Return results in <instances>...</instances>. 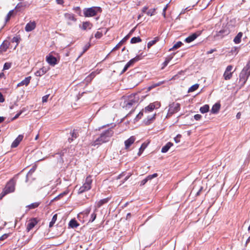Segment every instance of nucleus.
Listing matches in <instances>:
<instances>
[{
	"label": "nucleus",
	"mask_w": 250,
	"mask_h": 250,
	"mask_svg": "<svg viewBox=\"0 0 250 250\" xmlns=\"http://www.w3.org/2000/svg\"><path fill=\"white\" fill-rule=\"evenodd\" d=\"M122 100L123 101V107L126 109H129L139 102V97L138 95L135 93L124 96Z\"/></svg>",
	"instance_id": "f257e3e1"
},
{
	"label": "nucleus",
	"mask_w": 250,
	"mask_h": 250,
	"mask_svg": "<svg viewBox=\"0 0 250 250\" xmlns=\"http://www.w3.org/2000/svg\"><path fill=\"white\" fill-rule=\"evenodd\" d=\"M114 134V131L112 128H110L104 131L103 132L100 136L92 143V146L101 145L104 143H105L109 141Z\"/></svg>",
	"instance_id": "f03ea898"
},
{
	"label": "nucleus",
	"mask_w": 250,
	"mask_h": 250,
	"mask_svg": "<svg viewBox=\"0 0 250 250\" xmlns=\"http://www.w3.org/2000/svg\"><path fill=\"white\" fill-rule=\"evenodd\" d=\"M16 182L13 179H11L6 185L5 188L3 189L0 193V198H2L6 194L13 192L15 189Z\"/></svg>",
	"instance_id": "7ed1b4c3"
},
{
	"label": "nucleus",
	"mask_w": 250,
	"mask_h": 250,
	"mask_svg": "<svg viewBox=\"0 0 250 250\" xmlns=\"http://www.w3.org/2000/svg\"><path fill=\"white\" fill-rule=\"evenodd\" d=\"M102 11L101 7L93 6L90 8H85L83 10V15L85 17H91L96 16L98 13Z\"/></svg>",
	"instance_id": "20e7f679"
},
{
	"label": "nucleus",
	"mask_w": 250,
	"mask_h": 250,
	"mask_svg": "<svg viewBox=\"0 0 250 250\" xmlns=\"http://www.w3.org/2000/svg\"><path fill=\"white\" fill-rule=\"evenodd\" d=\"M250 75V62H249L240 74V81H243L244 83H245Z\"/></svg>",
	"instance_id": "39448f33"
},
{
	"label": "nucleus",
	"mask_w": 250,
	"mask_h": 250,
	"mask_svg": "<svg viewBox=\"0 0 250 250\" xmlns=\"http://www.w3.org/2000/svg\"><path fill=\"white\" fill-rule=\"evenodd\" d=\"M146 55H143V54H141L140 55L136 56L135 58L131 59L125 66L124 69L122 71L121 73H124L125 72L127 69L131 66L133 65L134 63L137 62L138 61L142 60L144 57L146 56Z\"/></svg>",
	"instance_id": "423d86ee"
},
{
	"label": "nucleus",
	"mask_w": 250,
	"mask_h": 250,
	"mask_svg": "<svg viewBox=\"0 0 250 250\" xmlns=\"http://www.w3.org/2000/svg\"><path fill=\"white\" fill-rule=\"evenodd\" d=\"M180 109V104L179 103H173L169 106V109L167 117H170L174 113L178 112Z\"/></svg>",
	"instance_id": "0eeeda50"
},
{
	"label": "nucleus",
	"mask_w": 250,
	"mask_h": 250,
	"mask_svg": "<svg viewBox=\"0 0 250 250\" xmlns=\"http://www.w3.org/2000/svg\"><path fill=\"white\" fill-rule=\"evenodd\" d=\"M233 66L231 65H228L225 71L223 74V77L225 80H229L232 77L233 72L232 71Z\"/></svg>",
	"instance_id": "6e6552de"
},
{
	"label": "nucleus",
	"mask_w": 250,
	"mask_h": 250,
	"mask_svg": "<svg viewBox=\"0 0 250 250\" xmlns=\"http://www.w3.org/2000/svg\"><path fill=\"white\" fill-rule=\"evenodd\" d=\"M161 104L158 102L150 103L148 106H146L145 109V113L152 111L155 108H158L160 107Z\"/></svg>",
	"instance_id": "1a4fd4ad"
},
{
	"label": "nucleus",
	"mask_w": 250,
	"mask_h": 250,
	"mask_svg": "<svg viewBox=\"0 0 250 250\" xmlns=\"http://www.w3.org/2000/svg\"><path fill=\"white\" fill-rule=\"evenodd\" d=\"M39 220H38L37 218H32L30 219L27 224L26 226V230L27 232H29L30 230H31L39 222Z\"/></svg>",
	"instance_id": "9d476101"
},
{
	"label": "nucleus",
	"mask_w": 250,
	"mask_h": 250,
	"mask_svg": "<svg viewBox=\"0 0 250 250\" xmlns=\"http://www.w3.org/2000/svg\"><path fill=\"white\" fill-rule=\"evenodd\" d=\"M64 17L67 21V24L69 25L72 24L71 21L75 22L77 21L75 15L72 13H66L64 14Z\"/></svg>",
	"instance_id": "9b49d317"
},
{
	"label": "nucleus",
	"mask_w": 250,
	"mask_h": 250,
	"mask_svg": "<svg viewBox=\"0 0 250 250\" xmlns=\"http://www.w3.org/2000/svg\"><path fill=\"white\" fill-rule=\"evenodd\" d=\"M45 59L47 62L51 66H54L58 63L57 58L51 54L47 55Z\"/></svg>",
	"instance_id": "f8f14e48"
},
{
	"label": "nucleus",
	"mask_w": 250,
	"mask_h": 250,
	"mask_svg": "<svg viewBox=\"0 0 250 250\" xmlns=\"http://www.w3.org/2000/svg\"><path fill=\"white\" fill-rule=\"evenodd\" d=\"M136 138L135 136H132L127 140L125 141V149L127 150L130 146L134 143Z\"/></svg>",
	"instance_id": "ddd939ff"
},
{
	"label": "nucleus",
	"mask_w": 250,
	"mask_h": 250,
	"mask_svg": "<svg viewBox=\"0 0 250 250\" xmlns=\"http://www.w3.org/2000/svg\"><path fill=\"white\" fill-rule=\"evenodd\" d=\"M92 181V176L91 175H89L86 178L85 182L83 186L90 190L92 187L91 185Z\"/></svg>",
	"instance_id": "4468645a"
},
{
	"label": "nucleus",
	"mask_w": 250,
	"mask_h": 250,
	"mask_svg": "<svg viewBox=\"0 0 250 250\" xmlns=\"http://www.w3.org/2000/svg\"><path fill=\"white\" fill-rule=\"evenodd\" d=\"M36 26V23L35 21H30L26 24L25 30L26 32H30L33 30Z\"/></svg>",
	"instance_id": "2eb2a0df"
},
{
	"label": "nucleus",
	"mask_w": 250,
	"mask_h": 250,
	"mask_svg": "<svg viewBox=\"0 0 250 250\" xmlns=\"http://www.w3.org/2000/svg\"><path fill=\"white\" fill-rule=\"evenodd\" d=\"M110 199H111V197H107V198L101 199L100 201L97 202L96 203V208L97 209L98 208H100L103 205L107 203Z\"/></svg>",
	"instance_id": "dca6fc26"
},
{
	"label": "nucleus",
	"mask_w": 250,
	"mask_h": 250,
	"mask_svg": "<svg viewBox=\"0 0 250 250\" xmlns=\"http://www.w3.org/2000/svg\"><path fill=\"white\" fill-rule=\"evenodd\" d=\"M10 45V42L8 41H5L0 46V53L2 54L7 51Z\"/></svg>",
	"instance_id": "f3484780"
},
{
	"label": "nucleus",
	"mask_w": 250,
	"mask_h": 250,
	"mask_svg": "<svg viewBox=\"0 0 250 250\" xmlns=\"http://www.w3.org/2000/svg\"><path fill=\"white\" fill-rule=\"evenodd\" d=\"M71 137L68 139L69 143H71L74 139L77 138L79 136V132L77 129H74L70 132Z\"/></svg>",
	"instance_id": "a211bd4d"
},
{
	"label": "nucleus",
	"mask_w": 250,
	"mask_h": 250,
	"mask_svg": "<svg viewBox=\"0 0 250 250\" xmlns=\"http://www.w3.org/2000/svg\"><path fill=\"white\" fill-rule=\"evenodd\" d=\"M92 26L93 24L90 21H84L82 23V26L80 25V27L83 30L91 29Z\"/></svg>",
	"instance_id": "6ab92c4d"
},
{
	"label": "nucleus",
	"mask_w": 250,
	"mask_h": 250,
	"mask_svg": "<svg viewBox=\"0 0 250 250\" xmlns=\"http://www.w3.org/2000/svg\"><path fill=\"white\" fill-rule=\"evenodd\" d=\"M200 33H194L186 38L185 41L187 43H189L195 40L199 35Z\"/></svg>",
	"instance_id": "aec40b11"
},
{
	"label": "nucleus",
	"mask_w": 250,
	"mask_h": 250,
	"mask_svg": "<svg viewBox=\"0 0 250 250\" xmlns=\"http://www.w3.org/2000/svg\"><path fill=\"white\" fill-rule=\"evenodd\" d=\"M129 38V36L127 35L124 37L111 50V52H113L119 49L121 46L126 42L127 39Z\"/></svg>",
	"instance_id": "412c9836"
},
{
	"label": "nucleus",
	"mask_w": 250,
	"mask_h": 250,
	"mask_svg": "<svg viewBox=\"0 0 250 250\" xmlns=\"http://www.w3.org/2000/svg\"><path fill=\"white\" fill-rule=\"evenodd\" d=\"M23 136L22 135H19L18 137L14 141L11 145V147L13 148L16 147L18 146L20 143L23 139Z\"/></svg>",
	"instance_id": "4be33fe9"
},
{
	"label": "nucleus",
	"mask_w": 250,
	"mask_h": 250,
	"mask_svg": "<svg viewBox=\"0 0 250 250\" xmlns=\"http://www.w3.org/2000/svg\"><path fill=\"white\" fill-rule=\"evenodd\" d=\"M48 70L47 68L42 67L35 73V75L38 77H41L45 74Z\"/></svg>",
	"instance_id": "5701e85b"
},
{
	"label": "nucleus",
	"mask_w": 250,
	"mask_h": 250,
	"mask_svg": "<svg viewBox=\"0 0 250 250\" xmlns=\"http://www.w3.org/2000/svg\"><path fill=\"white\" fill-rule=\"evenodd\" d=\"M229 33V30L227 28H224L216 33L217 37H223L224 35H228Z\"/></svg>",
	"instance_id": "b1692460"
},
{
	"label": "nucleus",
	"mask_w": 250,
	"mask_h": 250,
	"mask_svg": "<svg viewBox=\"0 0 250 250\" xmlns=\"http://www.w3.org/2000/svg\"><path fill=\"white\" fill-rule=\"evenodd\" d=\"M31 79V76H29L25 78L23 80H22L21 82L20 83L18 84L17 86L19 87L24 85L26 86L28 85L30 83Z\"/></svg>",
	"instance_id": "393cba45"
},
{
	"label": "nucleus",
	"mask_w": 250,
	"mask_h": 250,
	"mask_svg": "<svg viewBox=\"0 0 250 250\" xmlns=\"http://www.w3.org/2000/svg\"><path fill=\"white\" fill-rule=\"evenodd\" d=\"M41 204V202H37L35 203H33L29 205L26 206V208H27L26 211H29L30 209H35L38 208L40 205Z\"/></svg>",
	"instance_id": "a878e982"
},
{
	"label": "nucleus",
	"mask_w": 250,
	"mask_h": 250,
	"mask_svg": "<svg viewBox=\"0 0 250 250\" xmlns=\"http://www.w3.org/2000/svg\"><path fill=\"white\" fill-rule=\"evenodd\" d=\"M156 114L150 116H147L146 119L145 120V124L147 125L150 124L155 119Z\"/></svg>",
	"instance_id": "bb28decb"
},
{
	"label": "nucleus",
	"mask_w": 250,
	"mask_h": 250,
	"mask_svg": "<svg viewBox=\"0 0 250 250\" xmlns=\"http://www.w3.org/2000/svg\"><path fill=\"white\" fill-rule=\"evenodd\" d=\"M173 145V143L171 142H168L165 146H164L162 148L161 152L162 153L167 152Z\"/></svg>",
	"instance_id": "cd10ccee"
},
{
	"label": "nucleus",
	"mask_w": 250,
	"mask_h": 250,
	"mask_svg": "<svg viewBox=\"0 0 250 250\" xmlns=\"http://www.w3.org/2000/svg\"><path fill=\"white\" fill-rule=\"evenodd\" d=\"M79 226V224L75 219H71L69 223V227L71 228H76Z\"/></svg>",
	"instance_id": "c85d7f7f"
},
{
	"label": "nucleus",
	"mask_w": 250,
	"mask_h": 250,
	"mask_svg": "<svg viewBox=\"0 0 250 250\" xmlns=\"http://www.w3.org/2000/svg\"><path fill=\"white\" fill-rule=\"evenodd\" d=\"M243 35V33L242 32H239L237 35L235 37L233 40V42L236 44L239 43L241 41V38Z\"/></svg>",
	"instance_id": "c756f323"
},
{
	"label": "nucleus",
	"mask_w": 250,
	"mask_h": 250,
	"mask_svg": "<svg viewBox=\"0 0 250 250\" xmlns=\"http://www.w3.org/2000/svg\"><path fill=\"white\" fill-rule=\"evenodd\" d=\"M220 108V104L216 103L212 106L211 110V112L214 114L217 113L219 111Z\"/></svg>",
	"instance_id": "7c9ffc66"
},
{
	"label": "nucleus",
	"mask_w": 250,
	"mask_h": 250,
	"mask_svg": "<svg viewBox=\"0 0 250 250\" xmlns=\"http://www.w3.org/2000/svg\"><path fill=\"white\" fill-rule=\"evenodd\" d=\"M159 40V39L158 37H155L154 38V40L149 42L147 43V47L149 49L150 48L152 45L155 44L157 42H158Z\"/></svg>",
	"instance_id": "2f4dec72"
},
{
	"label": "nucleus",
	"mask_w": 250,
	"mask_h": 250,
	"mask_svg": "<svg viewBox=\"0 0 250 250\" xmlns=\"http://www.w3.org/2000/svg\"><path fill=\"white\" fill-rule=\"evenodd\" d=\"M209 106L208 104H205L200 108V111L202 113H205L208 111Z\"/></svg>",
	"instance_id": "473e14b6"
},
{
	"label": "nucleus",
	"mask_w": 250,
	"mask_h": 250,
	"mask_svg": "<svg viewBox=\"0 0 250 250\" xmlns=\"http://www.w3.org/2000/svg\"><path fill=\"white\" fill-rule=\"evenodd\" d=\"M199 84L198 83H196V84L193 85L192 86H191V87H190L189 88V89L188 90V93L192 92L195 91L199 88Z\"/></svg>",
	"instance_id": "72a5a7b5"
},
{
	"label": "nucleus",
	"mask_w": 250,
	"mask_h": 250,
	"mask_svg": "<svg viewBox=\"0 0 250 250\" xmlns=\"http://www.w3.org/2000/svg\"><path fill=\"white\" fill-rule=\"evenodd\" d=\"M57 216H58L57 214H55L53 215L51 222L49 223V228H51L53 226V225H54V224L55 223V222L57 219Z\"/></svg>",
	"instance_id": "f704fd0d"
},
{
	"label": "nucleus",
	"mask_w": 250,
	"mask_h": 250,
	"mask_svg": "<svg viewBox=\"0 0 250 250\" xmlns=\"http://www.w3.org/2000/svg\"><path fill=\"white\" fill-rule=\"evenodd\" d=\"M142 42V39L139 37H133L130 40L131 43H138V42Z\"/></svg>",
	"instance_id": "c9c22d12"
},
{
	"label": "nucleus",
	"mask_w": 250,
	"mask_h": 250,
	"mask_svg": "<svg viewBox=\"0 0 250 250\" xmlns=\"http://www.w3.org/2000/svg\"><path fill=\"white\" fill-rule=\"evenodd\" d=\"M88 190H89L88 189H87L84 186H82L79 188V189L78 191V194H82L85 191H88Z\"/></svg>",
	"instance_id": "e433bc0d"
},
{
	"label": "nucleus",
	"mask_w": 250,
	"mask_h": 250,
	"mask_svg": "<svg viewBox=\"0 0 250 250\" xmlns=\"http://www.w3.org/2000/svg\"><path fill=\"white\" fill-rule=\"evenodd\" d=\"M164 83V81H162V82H159L157 83L152 84L151 85H150V86H149L148 87V90H150L157 86L161 85V84H163Z\"/></svg>",
	"instance_id": "4c0bfd02"
},
{
	"label": "nucleus",
	"mask_w": 250,
	"mask_h": 250,
	"mask_svg": "<svg viewBox=\"0 0 250 250\" xmlns=\"http://www.w3.org/2000/svg\"><path fill=\"white\" fill-rule=\"evenodd\" d=\"M97 209L95 208V209L94 210V212H93L91 215V217H90L89 222H92L95 220V219L96 218V216H97V214L96 213V212L97 211Z\"/></svg>",
	"instance_id": "58836bf2"
},
{
	"label": "nucleus",
	"mask_w": 250,
	"mask_h": 250,
	"mask_svg": "<svg viewBox=\"0 0 250 250\" xmlns=\"http://www.w3.org/2000/svg\"><path fill=\"white\" fill-rule=\"evenodd\" d=\"M21 40V38L20 36H16L13 38L12 39V42H16L17 44L16 45V47L18 46L20 41Z\"/></svg>",
	"instance_id": "ea45409f"
},
{
	"label": "nucleus",
	"mask_w": 250,
	"mask_h": 250,
	"mask_svg": "<svg viewBox=\"0 0 250 250\" xmlns=\"http://www.w3.org/2000/svg\"><path fill=\"white\" fill-rule=\"evenodd\" d=\"M155 11V8L151 9L146 12V14L149 16H152L154 15Z\"/></svg>",
	"instance_id": "a19ab883"
},
{
	"label": "nucleus",
	"mask_w": 250,
	"mask_h": 250,
	"mask_svg": "<svg viewBox=\"0 0 250 250\" xmlns=\"http://www.w3.org/2000/svg\"><path fill=\"white\" fill-rule=\"evenodd\" d=\"M13 12H14V11H13V10H12L8 12V13L7 14V16H6V19H5V20H6V22H7V21H9V20L10 19V18H11V17L12 15H13Z\"/></svg>",
	"instance_id": "79ce46f5"
},
{
	"label": "nucleus",
	"mask_w": 250,
	"mask_h": 250,
	"mask_svg": "<svg viewBox=\"0 0 250 250\" xmlns=\"http://www.w3.org/2000/svg\"><path fill=\"white\" fill-rule=\"evenodd\" d=\"M182 44H183V43L181 42H180V41L178 42L173 45L172 48L173 49H177V48L180 47Z\"/></svg>",
	"instance_id": "37998d69"
},
{
	"label": "nucleus",
	"mask_w": 250,
	"mask_h": 250,
	"mask_svg": "<svg viewBox=\"0 0 250 250\" xmlns=\"http://www.w3.org/2000/svg\"><path fill=\"white\" fill-rule=\"evenodd\" d=\"M171 60V58H166L165 61L163 63L162 65L163 66L162 67V69H164L170 60Z\"/></svg>",
	"instance_id": "c03bdc74"
},
{
	"label": "nucleus",
	"mask_w": 250,
	"mask_h": 250,
	"mask_svg": "<svg viewBox=\"0 0 250 250\" xmlns=\"http://www.w3.org/2000/svg\"><path fill=\"white\" fill-rule=\"evenodd\" d=\"M11 66V63L6 62L4 63L3 70H7L9 69Z\"/></svg>",
	"instance_id": "a18cd8bd"
},
{
	"label": "nucleus",
	"mask_w": 250,
	"mask_h": 250,
	"mask_svg": "<svg viewBox=\"0 0 250 250\" xmlns=\"http://www.w3.org/2000/svg\"><path fill=\"white\" fill-rule=\"evenodd\" d=\"M146 148V146L143 144H142V146L139 149V151L138 153V155H141V154L142 153L143 151L144 150V149Z\"/></svg>",
	"instance_id": "49530a36"
},
{
	"label": "nucleus",
	"mask_w": 250,
	"mask_h": 250,
	"mask_svg": "<svg viewBox=\"0 0 250 250\" xmlns=\"http://www.w3.org/2000/svg\"><path fill=\"white\" fill-rule=\"evenodd\" d=\"M103 36V33L101 32L97 31L95 34V37L96 39H100Z\"/></svg>",
	"instance_id": "de8ad7c7"
},
{
	"label": "nucleus",
	"mask_w": 250,
	"mask_h": 250,
	"mask_svg": "<svg viewBox=\"0 0 250 250\" xmlns=\"http://www.w3.org/2000/svg\"><path fill=\"white\" fill-rule=\"evenodd\" d=\"M158 176V174L157 173H154L152 175H148L146 178H147L148 180H151L152 179L154 178H155L156 177Z\"/></svg>",
	"instance_id": "09e8293b"
},
{
	"label": "nucleus",
	"mask_w": 250,
	"mask_h": 250,
	"mask_svg": "<svg viewBox=\"0 0 250 250\" xmlns=\"http://www.w3.org/2000/svg\"><path fill=\"white\" fill-rule=\"evenodd\" d=\"M90 44L89 43H87L86 44H85L83 48V51L82 54L85 52L89 49V48L90 47Z\"/></svg>",
	"instance_id": "8fccbe9b"
},
{
	"label": "nucleus",
	"mask_w": 250,
	"mask_h": 250,
	"mask_svg": "<svg viewBox=\"0 0 250 250\" xmlns=\"http://www.w3.org/2000/svg\"><path fill=\"white\" fill-rule=\"evenodd\" d=\"M144 113H145V111L144 110V109H143L136 116V118L138 119H141L142 116H143L144 115Z\"/></svg>",
	"instance_id": "3c124183"
},
{
	"label": "nucleus",
	"mask_w": 250,
	"mask_h": 250,
	"mask_svg": "<svg viewBox=\"0 0 250 250\" xmlns=\"http://www.w3.org/2000/svg\"><path fill=\"white\" fill-rule=\"evenodd\" d=\"M168 4H167L165 7L164 8L163 10V17L165 18L166 17V10L167 9V8L168 7Z\"/></svg>",
	"instance_id": "603ef678"
},
{
	"label": "nucleus",
	"mask_w": 250,
	"mask_h": 250,
	"mask_svg": "<svg viewBox=\"0 0 250 250\" xmlns=\"http://www.w3.org/2000/svg\"><path fill=\"white\" fill-rule=\"evenodd\" d=\"M8 236H9V234L5 233V234H3L0 237V241H3V240L6 239V238H8Z\"/></svg>",
	"instance_id": "864d4df0"
},
{
	"label": "nucleus",
	"mask_w": 250,
	"mask_h": 250,
	"mask_svg": "<svg viewBox=\"0 0 250 250\" xmlns=\"http://www.w3.org/2000/svg\"><path fill=\"white\" fill-rule=\"evenodd\" d=\"M181 138V135L178 134L174 138V141L176 143H179L180 141V138Z\"/></svg>",
	"instance_id": "5fc2aeb1"
},
{
	"label": "nucleus",
	"mask_w": 250,
	"mask_h": 250,
	"mask_svg": "<svg viewBox=\"0 0 250 250\" xmlns=\"http://www.w3.org/2000/svg\"><path fill=\"white\" fill-rule=\"evenodd\" d=\"M65 194V193H61L58 196H57V197H56L55 198H54V199L53 200V201L54 200H57L59 199H60L61 197H62Z\"/></svg>",
	"instance_id": "6e6d98bb"
},
{
	"label": "nucleus",
	"mask_w": 250,
	"mask_h": 250,
	"mask_svg": "<svg viewBox=\"0 0 250 250\" xmlns=\"http://www.w3.org/2000/svg\"><path fill=\"white\" fill-rule=\"evenodd\" d=\"M22 110L20 111L19 113H18L12 119V120H16L17 119L22 113Z\"/></svg>",
	"instance_id": "4d7b16f0"
},
{
	"label": "nucleus",
	"mask_w": 250,
	"mask_h": 250,
	"mask_svg": "<svg viewBox=\"0 0 250 250\" xmlns=\"http://www.w3.org/2000/svg\"><path fill=\"white\" fill-rule=\"evenodd\" d=\"M93 79H92L90 77H89V76H88L85 79V83H86V84L90 83L91 82V81Z\"/></svg>",
	"instance_id": "13d9d810"
},
{
	"label": "nucleus",
	"mask_w": 250,
	"mask_h": 250,
	"mask_svg": "<svg viewBox=\"0 0 250 250\" xmlns=\"http://www.w3.org/2000/svg\"><path fill=\"white\" fill-rule=\"evenodd\" d=\"M148 179L146 177L145 179H143L142 181H141V183H140V185L141 186H143L145 184H146V183L148 181Z\"/></svg>",
	"instance_id": "bf43d9fd"
},
{
	"label": "nucleus",
	"mask_w": 250,
	"mask_h": 250,
	"mask_svg": "<svg viewBox=\"0 0 250 250\" xmlns=\"http://www.w3.org/2000/svg\"><path fill=\"white\" fill-rule=\"evenodd\" d=\"M202 116L200 114H196L194 116V118L195 120L196 121L199 120L201 118Z\"/></svg>",
	"instance_id": "052dcab7"
},
{
	"label": "nucleus",
	"mask_w": 250,
	"mask_h": 250,
	"mask_svg": "<svg viewBox=\"0 0 250 250\" xmlns=\"http://www.w3.org/2000/svg\"><path fill=\"white\" fill-rule=\"evenodd\" d=\"M5 101V99L2 94V93L0 92V103H3Z\"/></svg>",
	"instance_id": "680f3d73"
},
{
	"label": "nucleus",
	"mask_w": 250,
	"mask_h": 250,
	"mask_svg": "<svg viewBox=\"0 0 250 250\" xmlns=\"http://www.w3.org/2000/svg\"><path fill=\"white\" fill-rule=\"evenodd\" d=\"M89 77H90L92 79H93L96 76L95 72H92L89 75Z\"/></svg>",
	"instance_id": "e2e57ef3"
},
{
	"label": "nucleus",
	"mask_w": 250,
	"mask_h": 250,
	"mask_svg": "<svg viewBox=\"0 0 250 250\" xmlns=\"http://www.w3.org/2000/svg\"><path fill=\"white\" fill-rule=\"evenodd\" d=\"M148 7L147 6H144L142 9V13H146L147 11V10L148 9Z\"/></svg>",
	"instance_id": "0e129e2a"
},
{
	"label": "nucleus",
	"mask_w": 250,
	"mask_h": 250,
	"mask_svg": "<svg viewBox=\"0 0 250 250\" xmlns=\"http://www.w3.org/2000/svg\"><path fill=\"white\" fill-rule=\"evenodd\" d=\"M56 0V2L58 4L62 5L63 4V3H64L63 0Z\"/></svg>",
	"instance_id": "69168bd1"
},
{
	"label": "nucleus",
	"mask_w": 250,
	"mask_h": 250,
	"mask_svg": "<svg viewBox=\"0 0 250 250\" xmlns=\"http://www.w3.org/2000/svg\"><path fill=\"white\" fill-rule=\"evenodd\" d=\"M216 51V49H212L210 50L209 51H208L207 53V54H211Z\"/></svg>",
	"instance_id": "338daca9"
},
{
	"label": "nucleus",
	"mask_w": 250,
	"mask_h": 250,
	"mask_svg": "<svg viewBox=\"0 0 250 250\" xmlns=\"http://www.w3.org/2000/svg\"><path fill=\"white\" fill-rule=\"evenodd\" d=\"M22 6V4L21 3H18L17 6H16V9H19L21 8Z\"/></svg>",
	"instance_id": "774afa93"
}]
</instances>
